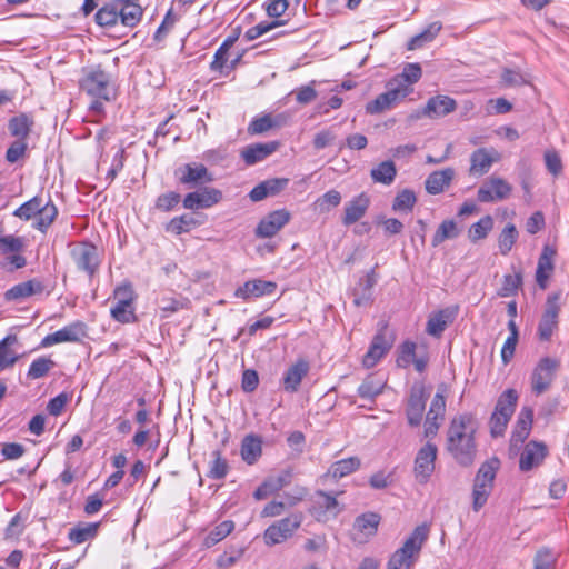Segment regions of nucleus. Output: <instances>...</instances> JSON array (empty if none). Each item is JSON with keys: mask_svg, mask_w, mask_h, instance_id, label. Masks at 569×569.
Listing matches in <instances>:
<instances>
[{"mask_svg": "<svg viewBox=\"0 0 569 569\" xmlns=\"http://www.w3.org/2000/svg\"><path fill=\"white\" fill-rule=\"evenodd\" d=\"M478 428L479 423L470 412L455 416L449 423L446 450L462 467H469L475 462L478 451L476 442Z\"/></svg>", "mask_w": 569, "mask_h": 569, "instance_id": "f257e3e1", "label": "nucleus"}, {"mask_svg": "<svg viewBox=\"0 0 569 569\" xmlns=\"http://www.w3.org/2000/svg\"><path fill=\"white\" fill-rule=\"evenodd\" d=\"M428 537V525L417 526L409 537L406 538L402 546L390 556L387 569H410L415 566Z\"/></svg>", "mask_w": 569, "mask_h": 569, "instance_id": "f03ea898", "label": "nucleus"}, {"mask_svg": "<svg viewBox=\"0 0 569 569\" xmlns=\"http://www.w3.org/2000/svg\"><path fill=\"white\" fill-rule=\"evenodd\" d=\"M79 88L92 98L104 101L111 99V78L100 64L82 68Z\"/></svg>", "mask_w": 569, "mask_h": 569, "instance_id": "7ed1b4c3", "label": "nucleus"}, {"mask_svg": "<svg viewBox=\"0 0 569 569\" xmlns=\"http://www.w3.org/2000/svg\"><path fill=\"white\" fill-rule=\"evenodd\" d=\"M560 293L548 295L542 315L537 327V337L540 341L548 342L559 328Z\"/></svg>", "mask_w": 569, "mask_h": 569, "instance_id": "20e7f679", "label": "nucleus"}, {"mask_svg": "<svg viewBox=\"0 0 569 569\" xmlns=\"http://www.w3.org/2000/svg\"><path fill=\"white\" fill-rule=\"evenodd\" d=\"M412 91L413 89L409 88L407 84H398L390 80L387 83V91L380 93L375 100L367 103L366 112L369 114H377L386 110H390L399 104Z\"/></svg>", "mask_w": 569, "mask_h": 569, "instance_id": "39448f33", "label": "nucleus"}, {"mask_svg": "<svg viewBox=\"0 0 569 569\" xmlns=\"http://www.w3.org/2000/svg\"><path fill=\"white\" fill-rule=\"evenodd\" d=\"M303 516L300 512L274 521L263 532L264 543L269 547L279 545L292 537L295 531L301 526Z\"/></svg>", "mask_w": 569, "mask_h": 569, "instance_id": "423d86ee", "label": "nucleus"}, {"mask_svg": "<svg viewBox=\"0 0 569 569\" xmlns=\"http://www.w3.org/2000/svg\"><path fill=\"white\" fill-rule=\"evenodd\" d=\"M70 256L77 268L90 278L99 270L101 260L99 250L94 244L87 241L74 243L70 250Z\"/></svg>", "mask_w": 569, "mask_h": 569, "instance_id": "0eeeda50", "label": "nucleus"}, {"mask_svg": "<svg viewBox=\"0 0 569 569\" xmlns=\"http://www.w3.org/2000/svg\"><path fill=\"white\" fill-rule=\"evenodd\" d=\"M559 368L560 361L558 359L551 357L541 358L536 365L530 377L532 392L541 395L547 391L550 388Z\"/></svg>", "mask_w": 569, "mask_h": 569, "instance_id": "6e6552de", "label": "nucleus"}, {"mask_svg": "<svg viewBox=\"0 0 569 569\" xmlns=\"http://www.w3.org/2000/svg\"><path fill=\"white\" fill-rule=\"evenodd\" d=\"M174 176L181 184L187 186L189 189H198L201 184L213 181L212 173L208 168L198 162L186 163L179 167Z\"/></svg>", "mask_w": 569, "mask_h": 569, "instance_id": "1a4fd4ad", "label": "nucleus"}, {"mask_svg": "<svg viewBox=\"0 0 569 569\" xmlns=\"http://www.w3.org/2000/svg\"><path fill=\"white\" fill-rule=\"evenodd\" d=\"M437 453V446L431 442H427L418 450L413 471L419 483H426L430 479L435 470Z\"/></svg>", "mask_w": 569, "mask_h": 569, "instance_id": "9d476101", "label": "nucleus"}, {"mask_svg": "<svg viewBox=\"0 0 569 569\" xmlns=\"http://www.w3.org/2000/svg\"><path fill=\"white\" fill-rule=\"evenodd\" d=\"M342 511L337 498L322 490L316 492L311 513L317 521L327 522L335 519Z\"/></svg>", "mask_w": 569, "mask_h": 569, "instance_id": "9b49d317", "label": "nucleus"}, {"mask_svg": "<svg viewBox=\"0 0 569 569\" xmlns=\"http://www.w3.org/2000/svg\"><path fill=\"white\" fill-rule=\"evenodd\" d=\"M87 337L86 325L81 321L72 322L52 333L47 335L42 342V347H50L62 342H79Z\"/></svg>", "mask_w": 569, "mask_h": 569, "instance_id": "f8f14e48", "label": "nucleus"}, {"mask_svg": "<svg viewBox=\"0 0 569 569\" xmlns=\"http://www.w3.org/2000/svg\"><path fill=\"white\" fill-rule=\"evenodd\" d=\"M291 214L286 209H279L267 214L256 228L258 238H271L276 236L289 221Z\"/></svg>", "mask_w": 569, "mask_h": 569, "instance_id": "ddd939ff", "label": "nucleus"}, {"mask_svg": "<svg viewBox=\"0 0 569 569\" xmlns=\"http://www.w3.org/2000/svg\"><path fill=\"white\" fill-rule=\"evenodd\" d=\"M222 199V192L214 188H198L183 199V207L189 210L207 209Z\"/></svg>", "mask_w": 569, "mask_h": 569, "instance_id": "4468645a", "label": "nucleus"}, {"mask_svg": "<svg viewBox=\"0 0 569 569\" xmlns=\"http://www.w3.org/2000/svg\"><path fill=\"white\" fill-rule=\"evenodd\" d=\"M548 455L547 446L541 441L531 440L525 445L519 459V469L523 472L539 467Z\"/></svg>", "mask_w": 569, "mask_h": 569, "instance_id": "2eb2a0df", "label": "nucleus"}, {"mask_svg": "<svg viewBox=\"0 0 569 569\" xmlns=\"http://www.w3.org/2000/svg\"><path fill=\"white\" fill-rule=\"evenodd\" d=\"M427 395L423 387L413 386L406 407V417L409 426L418 427L426 409Z\"/></svg>", "mask_w": 569, "mask_h": 569, "instance_id": "dca6fc26", "label": "nucleus"}, {"mask_svg": "<svg viewBox=\"0 0 569 569\" xmlns=\"http://www.w3.org/2000/svg\"><path fill=\"white\" fill-rule=\"evenodd\" d=\"M511 186L501 178H489L478 190L477 198L480 202H493L509 197Z\"/></svg>", "mask_w": 569, "mask_h": 569, "instance_id": "f3484780", "label": "nucleus"}, {"mask_svg": "<svg viewBox=\"0 0 569 569\" xmlns=\"http://www.w3.org/2000/svg\"><path fill=\"white\" fill-rule=\"evenodd\" d=\"M393 340L380 330L372 339L371 345L363 356L362 363L366 368H372L391 349Z\"/></svg>", "mask_w": 569, "mask_h": 569, "instance_id": "a211bd4d", "label": "nucleus"}, {"mask_svg": "<svg viewBox=\"0 0 569 569\" xmlns=\"http://www.w3.org/2000/svg\"><path fill=\"white\" fill-rule=\"evenodd\" d=\"M277 289V283L273 281H267L262 279H254L244 282L241 287L236 290V297L243 300L250 298H259L262 296H271Z\"/></svg>", "mask_w": 569, "mask_h": 569, "instance_id": "6ab92c4d", "label": "nucleus"}, {"mask_svg": "<svg viewBox=\"0 0 569 569\" xmlns=\"http://www.w3.org/2000/svg\"><path fill=\"white\" fill-rule=\"evenodd\" d=\"M457 108V102L455 99L445 94H437L428 99L422 114L430 119H437L448 116L453 112Z\"/></svg>", "mask_w": 569, "mask_h": 569, "instance_id": "aec40b11", "label": "nucleus"}, {"mask_svg": "<svg viewBox=\"0 0 569 569\" xmlns=\"http://www.w3.org/2000/svg\"><path fill=\"white\" fill-rule=\"evenodd\" d=\"M280 143L278 141L259 142L244 147L241 150V158L248 166H253L263 161L269 156L274 153Z\"/></svg>", "mask_w": 569, "mask_h": 569, "instance_id": "412c9836", "label": "nucleus"}, {"mask_svg": "<svg viewBox=\"0 0 569 569\" xmlns=\"http://www.w3.org/2000/svg\"><path fill=\"white\" fill-rule=\"evenodd\" d=\"M458 310L459 309L457 306L447 307L430 315L426 327L427 333L432 337H440L446 330L447 326L456 319Z\"/></svg>", "mask_w": 569, "mask_h": 569, "instance_id": "4be33fe9", "label": "nucleus"}, {"mask_svg": "<svg viewBox=\"0 0 569 569\" xmlns=\"http://www.w3.org/2000/svg\"><path fill=\"white\" fill-rule=\"evenodd\" d=\"M369 206L370 197L366 192H361L357 197H353L345 204L342 223L345 226H351L356 223L366 214Z\"/></svg>", "mask_w": 569, "mask_h": 569, "instance_id": "5701e85b", "label": "nucleus"}, {"mask_svg": "<svg viewBox=\"0 0 569 569\" xmlns=\"http://www.w3.org/2000/svg\"><path fill=\"white\" fill-rule=\"evenodd\" d=\"M289 183L287 178L268 179L257 184L249 193L252 201H261L267 197L281 192Z\"/></svg>", "mask_w": 569, "mask_h": 569, "instance_id": "b1692460", "label": "nucleus"}, {"mask_svg": "<svg viewBox=\"0 0 569 569\" xmlns=\"http://www.w3.org/2000/svg\"><path fill=\"white\" fill-rule=\"evenodd\" d=\"M44 290V286L40 280L31 279L24 282H20L4 292V299L7 301H21L33 295L41 293Z\"/></svg>", "mask_w": 569, "mask_h": 569, "instance_id": "393cba45", "label": "nucleus"}, {"mask_svg": "<svg viewBox=\"0 0 569 569\" xmlns=\"http://www.w3.org/2000/svg\"><path fill=\"white\" fill-rule=\"evenodd\" d=\"M309 372V363L306 360H298L290 366L283 375L282 386L287 392H296L302 379Z\"/></svg>", "mask_w": 569, "mask_h": 569, "instance_id": "a878e982", "label": "nucleus"}, {"mask_svg": "<svg viewBox=\"0 0 569 569\" xmlns=\"http://www.w3.org/2000/svg\"><path fill=\"white\" fill-rule=\"evenodd\" d=\"M556 254V250L549 246H545L538 260L536 270V281L541 289L547 288V281L550 273L553 270L552 259Z\"/></svg>", "mask_w": 569, "mask_h": 569, "instance_id": "bb28decb", "label": "nucleus"}, {"mask_svg": "<svg viewBox=\"0 0 569 569\" xmlns=\"http://www.w3.org/2000/svg\"><path fill=\"white\" fill-rule=\"evenodd\" d=\"M240 453L247 465H254L262 455V440L259 436L248 435L242 439Z\"/></svg>", "mask_w": 569, "mask_h": 569, "instance_id": "cd10ccee", "label": "nucleus"}, {"mask_svg": "<svg viewBox=\"0 0 569 569\" xmlns=\"http://www.w3.org/2000/svg\"><path fill=\"white\" fill-rule=\"evenodd\" d=\"M455 171L451 168L430 173L425 182L427 192L430 194L442 192L445 187L449 186Z\"/></svg>", "mask_w": 569, "mask_h": 569, "instance_id": "c85d7f7f", "label": "nucleus"}, {"mask_svg": "<svg viewBox=\"0 0 569 569\" xmlns=\"http://www.w3.org/2000/svg\"><path fill=\"white\" fill-rule=\"evenodd\" d=\"M99 526V522H79L69 530L68 539L74 545H81L96 538Z\"/></svg>", "mask_w": 569, "mask_h": 569, "instance_id": "c756f323", "label": "nucleus"}, {"mask_svg": "<svg viewBox=\"0 0 569 569\" xmlns=\"http://www.w3.org/2000/svg\"><path fill=\"white\" fill-rule=\"evenodd\" d=\"M380 520L381 518L378 513L365 512L355 519L353 529L362 535L363 538H369L377 533Z\"/></svg>", "mask_w": 569, "mask_h": 569, "instance_id": "7c9ffc66", "label": "nucleus"}, {"mask_svg": "<svg viewBox=\"0 0 569 569\" xmlns=\"http://www.w3.org/2000/svg\"><path fill=\"white\" fill-rule=\"evenodd\" d=\"M386 382L372 375L368 376L358 387V395L363 400L373 401L382 393Z\"/></svg>", "mask_w": 569, "mask_h": 569, "instance_id": "2f4dec72", "label": "nucleus"}, {"mask_svg": "<svg viewBox=\"0 0 569 569\" xmlns=\"http://www.w3.org/2000/svg\"><path fill=\"white\" fill-rule=\"evenodd\" d=\"M493 161L495 158L489 150L485 148L477 149L470 158V172L473 174H485L489 171Z\"/></svg>", "mask_w": 569, "mask_h": 569, "instance_id": "473e14b6", "label": "nucleus"}, {"mask_svg": "<svg viewBox=\"0 0 569 569\" xmlns=\"http://www.w3.org/2000/svg\"><path fill=\"white\" fill-rule=\"evenodd\" d=\"M397 176V168L391 160L380 162L376 168L370 171V177L373 182L390 186Z\"/></svg>", "mask_w": 569, "mask_h": 569, "instance_id": "72a5a7b5", "label": "nucleus"}, {"mask_svg": "<svg viewBox=\"0 0 569 569\" xmlns=\"http://www.w3.org/2000/svg\"><path fill=\"white\" fill-rule=\"evenodd\" d=\"M58 216V209L52 200L49 198L47 202L43 201L42 208L39 211L33 228L41 232H47L49 227L53 223Z\"/></svg>", "mask_w": 569, "mask_h": 569, "instance_id": "f704fd0d", "label": "nucleus"}, {"mask_svg": "<svg viewBox=\"0 0 569 569\" xmlns=\"http://www.w3.org/2000/svg\"><path fill=\"white\" fill-rule=\"evenodd\" d=\"M442 24L440 21L431 22L420 33L416 34L408 42V50H416L422 48L426 43H429L436 39L438 33L441 31Z\"/></svg>", "mask_w": 569, "mask_h": 569, "instance_id": "c9c22d12", "label": "nucleus"}, {"mask_svg": "<svg viewBox=\"0 0 569 569\" xmlns=\"http://www.w3.org/2000/svg\"><path fill=\"white\" fill-rule=\"evenodd\" d=\"M17 341L16 335H9L0 340V372L12 367L18 360V355L10 349Z\"/></svg>", "mask_w": 569, "mask_h": 569, "instance_id": "e433bc0d", "label": "nucleus"}, {"mask_svg": "<svg viewBox=\"0 0 569 569\" xmlns=\"http://www.w3.org/2000/svg\"><path fill=\"white\" fill-rule=\"evenodd\" d=\"M33 124L32 119L26 113H20L9 120L8 129L13 137H17L19 140H24Z\"/></svg>", "mask_w": 569, "mask_h": 569, "instance_id": "4c0bfd02", "label": "nucleus"}, {"mask_svg": "<svg viewBox=\"0 0 569 569\" xmlns=\"http://www.w3.org/2000/svg\"><path fill=\"white\" fill-rule=\"evenodd\" d=\"M361 462L358 457L338 460L330 466L329 473L336 478H343L359 469Z\"/></svg>", "mask_w": 569, "mask_h": 569, "instance_id": "58836bf2", "label": "nucleus"}, {"mask_svg": "<svg viewBox=\"0 0 569 569\" xmlns=\"http://www.w3.org/2000/svg\"><path fill=\"white\" fill-rule=\"evenodd\" d=\"M499 468V460L497 458L490 459L486 462H483L476 477H475V483H482L487 485L488 488H493V481L496 478L497 470Z\"/></svg>", "mask_w": 569, "mask_h": 569, "instance_id": "ea45409f", "label": "nucleus"}, {"mask_svg": "<svg viewBox=\"0 0 569 569\" xmlns=\"http://www.w3.org/2000/svg\"><path fill=\"white\" fill-rule=\"evenodd\" d=\"M212 460L209 462V471L207 477L213 480L224 479L229 472V463L219 450L211 453Z\"/></svg>", "mask_w": 569, "mask_h": 569, "instance_id": "a19ab883", "label": "nucleus"}, {"mask_svg": "<svg viewBox=\"0 0 569 569\" xmlns=\"http://www.w3.org/2000/svg\"><path fill=\"white\" fill-rule=\"evenodd\" d=\"M189 300L181 297L162 296L158 300V308L162 312L163 318L170 317L172 313L188 308Z\"/></svg>", "mask_w": 569, "mask_h": 569, "instance_id": "79ce46f5", "label": "nucleus"}, {"mask_svg": "<svg viewBox=\"0 0 569 569\" xmlns=\"http://www.w3.org/2000/svg\"><path fill=\"white\" fill-rule=\"evenodd\" d=\"M460 234V230L453 220H445L438 227L432 237V247H438L448 239H456Z\"/></svg>", "mask_w": 569, "mask_h": 569, "instance_id": "37998d69", "label": "nucleus"}, {"mask_svg": "<svg viewBox=\"0 0 569 569\" xmlns=\"http://www.w3.org/2000/svg\"><path fill=\"white\" fill-rule=\"evenodd\" d=\"M522 286V273L521 271L515 272L513 274H505L502 284L498 290V296L502 298L516 296L518 290Z\"/></svg>", "mask_w": 569, "mask_h": 569, "instance_id": "c03bdc74", "label": "nucleus"}, {"mask_svg": "<svg viewBox=\"0 0 569 569\" xmlns=\"http://www.w3.org/2000/svg\"><path fill=\"white\" fill-rule=\"evenodd\" d=\"M110 312L112 318L121 323H131L137 320L133 306L124 301H114Z\"/></svg>", "mask_w": 569, "mask_h": 569, "instance_id": "a18cd8bd", "label": "nucleus"}, {"mask_svg": "<svg viewBox=\"0 0 569 569\" xmlns=\"http://www.w3.org/2000/svg\"><path fill=\"white\" fill-rule=\"evenodd\" d=\"M43 199L39 196L33 197L29 201L22 203L18 209L14 210L13 216L22 220H30L37 218L39 211L42 208Z\"/></svg>", "mask_w": 569, "mask_h": 569, "instance_id": "49530a36", "label": "nucleus"}, {"mask_svg": "<svg viewBox=\"0 0 569 569\" xmlns=\"http://www.w3.org/2000/svg\"><path fill=\"white\" fill-rule=\"evenodd\" d=\"M417 202L415 192L410 189L401 190L395 198L392 210L396 212H410Z\"/></svg>", "mask_w": 569, "mask_h": 569, "instance_id": "de8ad7c7", "label": "nucleus"}, {"mask_svg": "<svg viewBox=\"0 0 569 569\" xmlns=\"http://www.w3.org/2000/svg\"><path fill=\"white\" fill-rule=\"evenodd\" d=\"M422 69L419 63H408L401 74L396 76L391 80L398 84H407L409 88L420 80Z\"/></svg>", "mask_w": 569, "mask_h": 569, "instance_id": "09e8293b", "label": "nucleus"}, {"mask_svg": "<svg viewBox=\"0 0 569 569\" xmlns=\"http://www.w3.org/2000/svg\"><path fill=\"white\" fill-rule=\"evenodd\" d=\"M234 529V523L231 520H224L216 526L209 535L204 539V545L207 547H212L216 543L223 540L228 535H230Z\"/></svg>", "mask_w": 569, "mask_h": 569, "instance_id": "8fccbe9b", "label": "nucleus"}, {"mask_svg": "<svg viewBox=\"0 0 569 569\" xmlns=\"http://www.w3.org/2000/svg\"><path fill=\"white\" fill-rule=\"evenodd\" d=\"M518 231L515 224L508 223L499 234L498 244L500 253L507 256L518 239Z\"/></svg>", "mask_w": 569, "mask_h": 569, "instance_id": "3c124183", "label": "nucleus"}, {"mask_svg": "<svg viewBox=\"0 0 569 569\" xmlns=\"http://www.w3.org/2000/svg\"><path fill=\"white\" fill-rule=\"evenodd\" d=\"M518 401V393L515 389H507L498 398L495 411L512 416Z\"/></svg>", "mask_w": 569, "mask_h": 569, "instance_id": "603ef678", "label": "nucleus"}, {"mask_svg": "<svg viewBox=\"0 0 569 569\" xmlns=\"http://www.w3.org/2000/svg\"><path fill=\"white\" fill-rule=\"evenodd\" d=\"M119 19L118 8L113 3L103 6L96 13V22L101 27H113Z\"/></svg>", "mask_w": 569, "mask_h": 569, "instance_id": "864d4df0", "label": "nucleus"}, {"mask_svg": "<svg viewBox=\"0 0 569 569\" xmlns=\"http://www.w3.org/2000/svg\"><path fill=\"white\" fill-rule=\"evenodd\" d=\"M119 11V18L124 27H136L142 18L143 10L140 4H133L129 7H121Z\"/></svg>", "mask_w": 569, "mask_h": 569, "instance_id": "5fc2aeb1", "label": "nucleus"}, {"mask_svg": "<svg viewBox=\"0 0 569 569\" xmlns=\"http://www.w3.org/2000/svg\"><path fill=\"white\" fill-rule=\"evenodd\" d=\"M56 366V362L47 357H39L34 359L28 370V378L40 379L48 375V372Z\"/></svg>", "mask_w": 569, "mask_h": 569, "instance_id": "6e6d98bb", "label": "nucleus"}, {"mask_svg": "<svg viewBox=\"0 0 569 569\" xmlns=\"http://www.w3.org/2000/svg\"><path fill=\"white\" fill-rule=\"evenodd\" d=\"M493 227V220L491 216H485L478 222L473 223L470 229L468 237L471 242L485 239Z\"/></svg>", "mask_w": 569, "mask_h": 569, "instance_id": "4d7b16f0", "label": "nucleus"}, {"mask_svg": "<svg viewBox=\"0 0 569 569\" xmlns=\"http://www.w3.org/2000/svg\"><path fill=\"white\" fill-rule=\"evenodd\" d=\"M282 24H283V21H281V20L261 21L258 24L249 28L244 33V38L247 41H253V40L258 39L259 37L263 36L264 33H267Z\"/></svg>", "mask_w": 569, "mask_h": 569, "instance_id": "13d9d810", "label": "nucleus"}, {"mask_svg": "<svg viewBox=\"0 0 569 569\" xmlns=\"http://www.w3.org/2000/svg\"><path fill=\"white\" fill-rule=\"evenodd\" d=\"M341 202V194L339 191L331 189L319 197L316 201V206L318 210L323 212H329L332 208H336Z\"/></svg>", "mask_w": 569, "mask_h": 569, "instance_id": "bf43d9fd", "label": "nucleus"}, {"mask_svg": "<svg viewBox=\"0 0 569 569\" xmlns=\"http://www.w3.org/2000/svg\"><path fill=\"white\" fill-rule=\"evenodd\" d=\"M196 224V220L190 214H182L180 217L173 218L167 226V231H170L174 234H181L183 232H189L193 226Z\"/></svg>", "mask_w": 569, "mask_h": 569, "instance_id": "052dcab7", "label": "nucleus"}, {"mask_svg": "<svg viewBox=\"0 0 569 569\" xmlns=\"http://www.w3.org/2000/svg\"><path fill=\"white\" fill-rule=\"evenodd\" d=\"M492 488L487 485L475 483L472 489V509L479 511L487 502Z\"/></svg>", "mask_w": 569, "mask_h": 569, "instance_id": "680f3d73", "label": "nucleus"}, {"mask_svg": "<svg viewBox=\"0 0 569 569\" xmlns=\"http://www.w3.org/2000/svg\"><path fill=\"white\" fill-rule=\"evenodd\" d=\"M512 416L493 411L490 418V433L493 438L503 435L507 425Z\"/></svg>", "mask_w": 569, "mask_h": 569, "instance_id": "e2e57ef3", "label": "nucleus"}, {"mask_svg": "<svg viewBox=\"0 0 569 569\" xmlns=\"http://www.w3.org/2000/svg\"><path fill=\"white\" fill-rule=\"evenodd\" d=\"M556 560L557 558L550 549H540L535 556L533 569H553Z\"/></svg>", "mask_w": 569, "mask_h": 569, "instance_id": "0e129e2a", "label": "nucleus"}, {"mask_svg": "<svg viewBox=\"0 0 569 569\" xmlns=\"http://www.w3.org/2000/svg\"><path fill=\"white\" fill-rule=\"evenodd\" d=\"M27 518L22 512L14 515L6 528L4 537L7 539L19 537L23 532Z\"/></svg>", "mask_w": 569, "mask_h": 569, "instance_id": "69168bd1", "label": "nucleus"}, {"mask_svg": "<svg viewBox=\"0 0 569 569\" xmlns=\"http://www.w3.org/2000/svg\"><path fill=\"white\" fill-rule=\"evenodd\" d=\"M274 123L269 114L263 117L254 118L248 126V132L250 134H260L267 132L273 128Z\"/></svg>", "mask_w": 569, "mask_h": 569, "instance_id": "338daca9", "label": "nucleus"}, {"mask_svg": "<svg viewBox=\"0 0 569 569\" xmlns=\"http://www.w3.org/2000/svg\"><path fill=\"white\" fill-rule=\"evenodd\" d=\"M181 200L179 193L174 191H170L163 194H160L156 201V208L161 211H170L172 210Z\"/></svg>", "mask_w": 569, "mask_h": 569, "instance_id": "774afa93", "label": "nucleus"}]
</instances>
